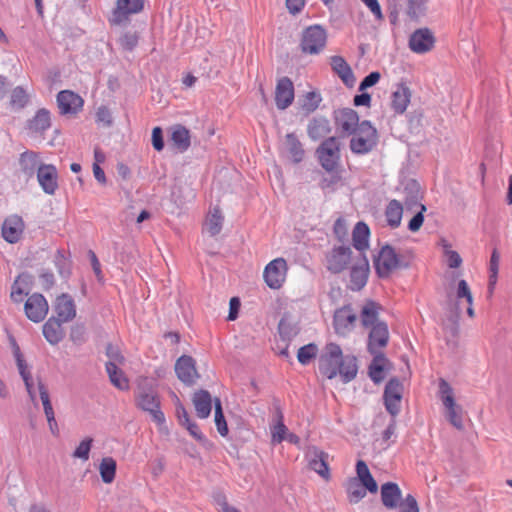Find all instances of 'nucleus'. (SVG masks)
I'll return each mask as SVG.
<instances>
[{"instance_id": "obj_23", "label": "nucleus", "mask_w": 512, "mask_h": 512, "mask_svg": "<svg viewBox=\"0 0 512 512\" xmlns=\"http://www.w3.org/2000/svg\"><path fill=\"white\" fill-rule=\"evenodd\" d=\"M37 180L46 194L54 195L58 189V173L52 164H41L37 171Z\"/></svg>"}, {"instance_id": "obj_21", "label": "nucleus", "mask_w": 512, "mask_h": 512, "mask_svg": "<svg viewBox=\"0 0 512 512\" xmlns=\"http://www.w3.org/2000/svg\"><path fill=\"white\" fill-rule=\"evenodd\" d=\"M389 341V329L385 322L370 327L367 349L371 354L380 353Z\"/></svg>"}, {"instance_id": "obj_5", "label": "nucleus", "mask_w": 512, "mask_h": 512, "mask_svg": "<svg viewBox=\"0 0 512 512\" xmlns=\"http://www.w3.org/2000/svg\"><path fill=\"white\" fill-rule=\"evenodd\" d=\"M327 32L318 24L311 25L303 30L300 48L305 54H319L326 46Z\"/></svg>"}, {"instance_id": "obj_63", "label": "nucleus", "mask_w": 512, "mask_h": 512, "mask_svg": "<svg viewBox=\"0 0 512 512\" xmlns=\"http://www.w3.org/2000/svg\"><path fill=\"white\" fill-rule=\"evenodd\" d=\"M373 13L377 20L383 19V14L378 0H361Z\"/></svg>"}, {"instance_id": "obj_31", "label": "nucleus", "mask_w": 512, "mask_h": 512, "mask_svg": "<svg viewBox=\"0 0 512 512\" xmlns=\"http://www.w3.org/2000/svg\"><path fill=\"white\" fill-rule=\"evenodd\" d=\"M333 71L340 77L345 85L353 87L355 84V76L349 64L341 56H333L330 60Z\"/></svg>"}, {"instance_id": "obj_39", "label": "nucleus", "mask_w": 512, "mask_h": 512, "mask_svg": "<svg viewBox=\"0 0 512 512\" xmlns=\"http://www.w3.org/2000/svg\"><path fill=\"white\" fill-rule=\"evenodd\" d=\"M357 479L364 484L365 488L370 493H376L378 491V485L371 475L367 464L363 460H358L356 464Z\"/></svg>"}, {"instance_id": "obj_41", "label": "nucleus", "mask_w": 512, "mask_h": 512, "mask_svg": "<svg viewBox=\"0 0 512 512\" xmlns=\"http://www.w3.org/2000/svg\"><path fill=\"white\" fill-rule=\"evenodd\" d=\"M284 145L295 163L302 161L304 157V149L298 137L294 133L286 134Z\"/></svg>"}, {"instance_id": "obj_57", "label": "nucleus", "mask_w": 512, "mask_h": 512, "mask_svg": "<svg viewBox=\"0 0 512 512\" xmlns=\"http://www.w3.org/2000/svg\"><path fill=\"white\" fill-rule=\"evenodd\" d=\"M138 40H139V36H138L137 32L129 31V32L124 33L120 37L119 43L123 49L132 50L138 44Z\"/></svg>"}, {"instance_id": "obj_30", "label": "nucleus", "mask_w": 512, "mask_h": 512, "mask_svg": "<svg viewBox=\"0 0 512 512\" xmlns=\"http://www.w3.org/2000/svg\"><path fill=\"white\" fill-rule=\"evenodd\" d=\"M38 390L49 429L53 435H58V424L55 419V413L50 401L49 393L46 386L41 381L38 382Z\"/></svg>"}, {"instance_id": "obj_45", "label": "nucleus", "mask_w": 512, "mask_h": 512, "mask_svg": "<svg viewBox=\"0 0 512 512\" xmlns=\"http://www.w3.org/2000/svg\"><path fill=\"white\" fill-rule=\"evenodd\" d=\"M223 224V216L219 208L211 210L204 224V230L211 236L220 233Z\"/></svg>"}, {"instance_id": "obj_19", "label": "nucleus", "mask_w": 512, "mask_h": 512, "mask_svg": "<svg viewBox=\"0 0 512 512\" xmlns=\"http://www.w3.org/2000/svg\"><path fill=\"white\" fill-rule=\"evenodd\" d=\"M403 386L397 379H391L384 391V403L387 411L396 416L400 411Z\"/></svg>"}, {"instance_id": "obj_16", "label": "nucleus", "mask_w": 512, "mask_h": 512, "mask_svg": "<svg viewBox=\"0 0 512 512\" xmlns=\"http://www.w3.org/2000/svg\"><path fill=\"white\" fill-rule=\"evenodd\" d=\"M399 265V259L395 250L390 246H384L375 259V268L379 277H388Z\"/></svg>"}, {"instance_id": "obj_38", "label": "nucleus", "mask_w": 512, "mask_h": 512, "mask_svg": "<svg viewBox=\"0 0 512 512\" xmlns=\"http://www.w3.org/2000/svg\"><path fill=\"white\" fill-rule=\"evenodd\" d=\"M331 131L329 120L324 117L314 118L307 127V133L313 140L325 137Z\"/></svg>"}, {"instance_id": "obj_14", "label": "nucleus", "mask_w": 512, "mask_h": 512, "mask_svg": "<svg viewBox=\"0 0 512 512\" xmlns=\"http://www.w3.org/2000/svg\"><path fill=\"white\" fill-rule=\"evenodd\" d=\"M353 260L352 250L349 247H335L326 256L327 269L332 273H340L344 271L348 265H351Z\"/></svg>"}, {"instance_id": "obj_8", "label": "nucleus", "mask_w": 512, "mask_h": 512, "mask_svg": "<svg viewBox=\"0 0 512 512\" xmlns=\"http://www.w3.org/2000/svg\"><path fill=\"white\" fill-rule=\"evenodd\" d=\"M359 316L351 304L343 305L335 310L333 326L335 332L341 336L349 335L356 327Z\"/></svg>"}, {"instance_id": "obj_36", "label": "nucleus", "mask_w": 512, "mask_h": 512, "mask_svg": "<svg viewBox=\"0 0 512 512\" xmlns=\"http://www.w3.org/2000/svg\"><path fill=\"white\" fill-rule=\"evenodd\" d=\"M385 220L387 225L392 228H398L403 216V206L398 200H391L385 208Z\"/></svg>"}, {"instance_id": "obj_29", "label": "nucleus", "mask_w": 512, "mask_h": 512, "mask_svg": "<svg viewBox=\"0 0 512 512\" xmlns=\"http://www.w3.org/2000/svg\"><path fill=\"white\" fill-rule=\"evenodd\" d=\"M402 499V491L397 483L387 482L381 486V501L387 509H395Z\"/></svg>"}, {"instance_id": "obj_9", "label": "nucleus", "mask_w": 512, "mask_h": 512, "mask_svg": "<svg viewBox=\"0 0 512 512\" xmlns=\"http://www.w3.org/2000/svg\"><path fill=\"white\" fill-rule=\"evenodd\" d=\"M107 355L110 358V361L106 364V371L109 375L111 383L120 390H128L129 381L117 366L118 364L123 363V356L111 345H109L107 348Z\"/></svg>"}, {"instance_id": "obj_1", "label": "nucleus", "mask_w": 512, "mask_h": 512, "mask_svg": "<svg viewBox=\"0 0 512 512\" xmlns=\"http://www.w3.org/2000/svg\"><path fill=\"white\" fill-rule=\"evenodd\" d=\"M318 370L325 379L339 377L342 383H349L357 376V358L353 355H343L338 344L328 343L319 356Z\"/></svg>"}, {"instance_id": "obj_37", "label": "nucleus", "mask_w": 512, "mask_h": 512, "mask_svg": "<svg viewBox=\"0 0 512 512\" xmlns=\"http://www.w3.org/2000/svg\"><path fill=\"white\" fill-rule=\"evenodd\" d=\"M31 277L27 274L19 275L11 287V299L14 302H21L23 297L29 293Z\"/></svg>"}, {"instance_id": "obj_48", "label": "nucleus", "mask_w": 512, "mask_h": 512, "mask_svg": "<svg viewBox=\"0 0 512 512\" xmlns=\"http://www.w3.org/2000/svg\"><path fill=\"white\" fill-rule=\"evenodd\" d=\"M412 208L414 209L416 214L409 221L408 229L411 232H417V231L420 230V228L423 225V222H424V215L423 214L426 211V206L421 204V203H418V202H413L412 203Z\"/></svg>"}, {"instance_id": "obj_50", "label": "nucleus", "mask_w": 512, "mask_h": 512, "mask_svg": "<svg viewBox=\"0 0 512 512\" xmlns=\"http://www.w3.org/2000/svg\"><path fill=\"white\" fill-rule=\"evenodd\" d=\"M215 424L217 427V431L221 436H226L228 434V426L222 411L221 402L219 399L215 400Z\"/></svg>"}, {"instance_id": "obj_52", "label": "nucleus", "mask_w": 512, "mask_h": 512, "mask_svg": "<svg viewBox=\"0 0 512 512\" xmlns=\"http://www.w3.org/2000/svg\"><path fill=\"white\" fill-rule=\"evenodd\" d=\"M92 442L93 439L90 437L83 439L73 452V457L87 461L89 459Z\"/></svg>"}, {"instance_id": "obj_4", "label": "nucleus", "mask_w": 512, "mask_h": 512, "mask_svg": "<svg viewBox=\"0 0 512 512\" xmlns=\"http://www.w3.org/2000/svg\"><path fill=\"white\" fill-rule=\"evenodd\" d=\"M439 397L446 409L448 421L456 429H463L462 408L459 406L454 397V390L451 385L444 379L439 381Z\"/></svg>"}, {"instance_id": "obj_54", "label": "nucleus", "mask_w": 512, "mask_h": 512, "mask_svg": "<svg viewBox=\"0 0 512 512\" xmlns=\"http://www.w3.org/2000/svg\"><path fill=\"white\" fill-rule=\"evenodd\" d=\"M320 102H321V96L319 93H316L314 91L307 92L304 95L302 107L307 112H313L318 108Z\"/></svg>"}, {"instance_id": "obj_49", "label": "nucleus", "mask_w": 512, "mask_h": 512, "mask_svg": "<svg viewBox=\"0 0 512 512\" xmlns=\"http://www.w3.org/2000/svg\"><path fill=\"white\" fill-rule=\"evenodd\" d=\"M318 353V347L314 343L302 346L297 353V359L302 365H307Z\"/></svg>"}, {"instance_id": "obj_15", "label": "nucleus", "mask_w": 512, "mask_h": 512, "mask_svg": "<svg viewBox=\"0 0 512 512\" xmlns=\"http://www.w3.org/2000/svg\"><path fill=\"white\" fill-rule=\"evenodd\" d=\"M435 36L428 28L415 30L409 38V48L417 54L430 52L435 46Z\"/></svg>"}, {"instance_id": "obj_58", "label": "nucleus", "mask_w": 512, "mask_h": 512, "mask_svg": "<svg viewBox=\"0 0 512 512\" xmlns=\"http://www.w3.org/2000/svg\"><path fill=\"white\" fill-rule=\"evenodd\" d=\"M399 512H419V506L415 497L408 494L400 504Z\"/></svg>"}, {"instance_id": "obj_18", "label": "nucleus", "mask_w": 512, "mask_h": 512, "mask_svg": "<svg viewBox=\"0 0 512 512\" xmlns=\"http://www.w3.org/2000/svg\"><path fill=\"white\" fill-rule=\"evenodd\" d=\"M306 457L308 459L309 468L315 471L324 480L329 481L331 474L328 464V453L317 447H311L308 449Z\"/></svg>"}, {"instance_id": "obj_17", "label": "nucleus", "mask_w": 512, "mask_h": 512, "mask_svg": "<svg viewBox=\"0 0 512 512\" xmlns=\"http://www.w3.org/2000/svg\"><path fill=\"white\" fill-rule=\"evenodd\" d=\"M57 105L60 114L76 115L83 109L84 100L71 90H63L57 95Z\"/></svg>"}, {"instance_id": "obj_51", "label": "nucleus", "mask_w": 512, "mask_h": 512, "mask_svg": "<svg viewBox=\"0 0 512 512\" xmlns=\"http://www.w3.org/2000/svg\"><path fill=\"white\" fill-rule=\"evenodd\" d=\"M286 433L287 427L283 422V416L279 414L277 422L271 428L272 442L281 443L285 439Z\"/></svg>"}, {"instance_id": "obj_43", "label": "nucleus", "mask_w": 512, "mask_h": 512, "mask_svg": "<svg viewBox=\"0 0 512 512\" xmlns=\"http://www.w3.org/2000/svg\"><path fill=\"white\" fill-rule=\"evenodd\" d=\"M117 463L113 457H103L99 464V474L104 483L110 484L116 476Z\"/></svg>"}, {"instance_id": "obj_55", "label": "nucleus", "mask_w": 512, "mask_h": 512, "mask_svg": "<svg viewBox=\"0 0 512 512\" xmlns=\"http://www.w3.org/2000/svg\"><path fill=\"white\" fill-rule=\"evenodd\" d=\"M11 105L17 108H23L28 102V95L21 87H16L11 93Z\"/></svg>"}, {"instance_id": "obj_24", "label": "nucleus", "mask_w": 512, "mask_h": 512, "mask_svg": "<svg viewBox=\"0 0 512 512\" xmlns=\"http://www.w3.org/2000/svg\"><path fill=\"white\" fill-rule=\"evenodd\" d=\"M11 344H12L13 356L15 358L19 374L21 375V377L25 383V387H26V390H27L30 398L32 399V401H34L35 400V391H34V387H33V381H32V375L30 372V368H29L28 364L26 363L24 355L22 354L20 347L16 343L15 339H11Z\"/></svg>"}, {"instance_id": "obj_42", "label": "nucleus", "mask_w": 512, "mask_h": 512, "mask_svg": "<svg viewBox=\"0 0 512 512\" xmlns=\"http://www.w3.org/2000/svg\"><path fill=\"white\" fill-rule=\"evenodd\" d=\"M50 126V112L46 109H39L28 123L29 129L35 133L43 132L50 128Z\"/></svg>"}, {"instance_id": "obj_13", "label": "nucleus", "mask_w": 512, "mask_h": 512, "mask_svg": "<svg viewBox=\"0 0 512 512\" xmlns=\"http://www.w3.org/2000/svg\"><path fill=\"white\" fill-rule=\"evenodd\" d=\"M24 311L29 320L39 323L46 318L49 305L42 294L34 293L26 300Z\"/></svg>"}, {"instance_id": "obj_34", "label": "nucleus", "mask_w": 512, "mask_h": 512, "mask_svg": "<svg viewBox=\"0 0 512 512\" xmlns=\"http://www.w3.org/2000/svg\"><path fill=\"white\" fill-rule=\"evenodd\" d=\"M60 320L55 317L49 318L43 325V335L45 339L52 345L58 344L64 337V331Z\"/></svg>"}, {"instance_id": "obj_60", "label": "nucleus", "mask_w": 512, "mask_h": 512, "mask_svg": "<svg viewBox=\"0 0 512 512\" xmlns=\"http://www.w3.org/2000/svg\"><path fill=\"white\" fill-rule=\"evenodd\" d=\"M176 400H177V403H176V416H177L179 424L181 426H184L187 423H189L191 420H190V417H189V414H188L187 410L181 404L180 400L177 397H176Z\"/></svg>"}, {"instance_id": "obj_12", "label": "nucleus", "mask_w": 512, "mask_h": 512, "mask_svg": "<svg viewBox=\"0 0 512 512\" xmlns=\"http://www.w3.org/2000/svg\"><path fill=\"white\" fill-rule=\"evenodd\" d=\"M350 271L348 288L352 291L361 290L367 283L369 275V263L367 259L359 254L354 257Z\"/></svg>"}, {"instance_id": "obj_46", "label": "nucleus", "mask_w": 512, "mask_h": 512, "mask_svg": "<svg viewBox=\"0 0 512 512\" xmlns=\"http://www.w3.org/2000/svg\"><path fill=\"white\" fill-rule=\"evenodd\" d=\"M366 491L368 490L364 484L357 478H350L346 483V492L350 503H358L366 496Z\"/></svg>"}, {"instance_id": "obj_47", "label": "nucleus", "mask_w": 512, "mask_h": 512, "mask_svg": "<svg viewBox=\"0 0 512 512\" xmlns=\"http://www.w3.org/2000/svg\"><path fill=\"white\" fill-rule=\"evenodd\" d=\"M456 298L458 301L465 299L466 303L468 304L467 314L470 318H473L475 316V311L473 308V295L468 283L463 279L458 282Z\"/></svg>"}, {"instance_id": "obj_44", "label": "nucleus", "mask_w": 512, "mask_h": 512, "mask_svg": "<svg viewBox=\"0 0 512 512\" xmlns=\"http://www.w3.org/2000/svg\"><path fill=\"white\" fill-rule=\"evenodd\" d=\"M370 230L366 223L358 222L353 229V245L357 250L368 247Z\"/></svg>"}, {"instance_id": "obj_40", "label": "nucleus", "mask_w": 512, "mask_h": 512, "mask_svg": "<svg viewBox=\"0 0 512 512\" xmlns=\"http://www.w3.org/2000/svg\"><path fill=\"white\" fill-rule=\"evenodd\" d=\"M19 164L24 174L32 176L34 171L41 165L40 156L34 151H25L20 155Z\"/></svg>"}, {"instance_id": "obj_3", "label": "nucleus", "mask_w": 512, "mask_h": 512, "mask_svg": "<svg viewBox=\"0 0 512 512\" xmlns=\"http://www.w3.org/2000/svg\"><path fill=\"white\" fill-rule=\"evenodd\" d=\"M350 149L354 154H367L376 146L378 133L372 124L364 120L360 126L351 133Z\"/></svg>"}, {"instance_id": "obj_53", "label": "nucleus", "mask_w": 512, "mask_h": 512, "mask_svg": "<svg viewBox=\"0 0 512 512\" xmlns=\"http://www.w3.org/2000/svg\"><path fill=\"white\" fill-rule=\"evenodd\" d=\"M444 255L450 268H459L462 265V258L458 252L451 250V246L443 241Z\"/></svg>"}, {"instance_id": "obj_64", "label": "nucleus", "mask_w": 512, "mask_h": 512, "mask_svg": "<svg viewBox=\"0 0 512 512\" xmlns=\"http://www.w3.org/2000/svg\"><path fill=\"white\" fill-rule=\"evenodd\" d=\"M305 2L306 0H286V7L291 14L295 15L303 9Z\"/></svg>"}, {"instance_id": "obj_32", "label": "nucleus", "mask_w": 512, "mask_h": 512, "mask_svg": "<svg viewBox=\"0 0 512 512\" xmlns=\"http://www.w3.org/2000/svg\"><path fill=\"white\" fill-rule=\"evenodd\" d=\"M170 142L179 152H185L191 144L190 131L180 124L172 126L170 129Z\"/></svg>"}, {"instance_id": "obj_56", "label": "nucleus", "mask_w": 512, "mask_h": 512, "mask_svg": "<svg viewBox=\"0 0 512 512\" xmlns=\"http://www.w3.org/2000/svg\"><path fill=\"white\" fill-rule=\"evenodd\" d=\"M427 0H408L407 14L411 18H417L425 11Z\"/></svg>"}, {"instance_id": "obj_26", "label": "nucleus", "mask_w": 512, "mask_h": 512, "mask_svg": "<svg viewBox=\"0 0 512 512\" xmlns=\"http://www.w3.org/2000/svg\"><path fill=\"white\" fill-rule=\"evenodd\" d=\"M24 231V222L20 216L12 215L6 218L2 225V236L9 243L18 242Z\"/></svg>"}, {"instance_id": "obj_22", "label": "nucleus", "mask_w": 512, "mask_h": 512, "mask_svg": "<svg viewBox=\"0 0 512 512\" xmlns=\"http://www.w3.org/2000/svg\"><path fill=\"white\" fill-rule=\"evenodd\" d=\"M294 85L290 78L281 77L275 87V104L279 110L287 109L294 101Z\"/></svg>"}, {"instance_id": "obj_10", "label": "nucleus", "mask_w": 512, "mask_h": 512, "mask_svg": "<svg viewBox=\"0 0 512 512\" xmlns=\"http://www.w3.org/2000/svg\"><path fill=\"white\" fill-rule=\"evenodd\" d=\"M287 271L288 266L284 258L273 259L266 265L263 271L264 281L269 288L279 289L286 280Z\"/></svg>"}, {"instance_id": "obj_6", "label": "nucleus", "mask_w": 512, "mask_h": 512, "mask_svg": "<svg viewBox=\"0 0 512 512\" xmlns=\"http://www.w3.org/2000/svg\"><path fill=\"white\" fill-rule=\"evenodd\" d=\"M321 166L328 172L336 170L340 161V143L334 136L325 139L316 150Z\"/></svg>"}, {"instance_id": "obj_11", "label": "nucleus", "mask_w": 512, "mask_h": 512, "mask_svg": "<svg viewBox=\"0 0 512 512\" xmlns=\"http://www.w3.org/2000/svg\"><path fill=\"white\" fill-rule=\"evenodd\" d=\"M359 115L351 108H342L334 112V124L342 137L350 136L359 126Z\"/></svg>"}, {"instance_id": "obj_28", "label": "nucleus", "mask_w": 512, "mask_h": 512, "mask_svg": "<svg viewBox=\"0 0 512 512\" xmlns=\"http://www.w3.org/2000/svg\"><path fill=\"white\" fill-rule=\"evenodd\" d=\"M54 309L57 314L56 319L64 323L73 320L76 316L74 300L68 294H61L56 298Z\"/></svg>"}, {"instance_id": "obj_20", "label": "nucleus", "mask_w": 512, "mask_h": 512, "mask_svg": "<svg viewBox=\"0 0 512 512\" xmlns=\"http://www.w3.org/2000/svg\"><path fill=\"white\" fill-rule=\"evenodd\" d=\"M175 372L178 379L185 385H193L199 378L195 360L191 356L179 357L175 363Z\"/></svg>"}, {"instance_id": "obj_35", "label": "nucleus", "mask_w": 512, "mask_h": 512, "mask_svg": "<svg viewBox=\"0 0 512 512\" xmlns=\"http://www.w3.org/2000/svg\"><path fill=\"white\" fill-rule=\"evenodd\" d=\"M373 355V361L369 366V376L375 383H380L385 378V370L388 369L389 361L382 353Z\"/></svg>"}, {"instance_id": "obj_62", "label": "nucleus", "mask_w": 512, "mask_h": 512, "mask_svg": "<svg viewBox=\"0 0 512 512\" xmlns=\"http://www.w3.org/2000/svg\"><path fill=\"white\" fill-rule=\"evenodd\" d=\"M380 73L379 72H371L369 75H367L362 82L360 83L359 90L363 91L367 89L368 87H371L378 83L380 80Z\"/></svg>"}, {"instance_id": "obj_7", "label": "nucleus", "mask_w": 512, "mask_h": 512, "mask_svg": "<svg viewBox=\"0 0 512 512\" xmlns=\"http://www.w3.org/2000/svg\"><path fill=\"white\" fill-rule=\"evenodd\" d=\"M145 0H117L108 19L110 25H121L130 21V16L142 12Z\"/></svg>"}, {"instance_id": "obj_61", "label": "nucleus", "mask_w": 512, "mask_h": 512, "mask_svg": "<svg viewBox=\"0 0 512 512\" xmlns=\"http://www.w3.org/2000/svg\"><path fill=\"white\" fill-rule=\"evenodd\" d=\"M152 145L157 151H161L164 148L163 132L160 127H154L152 130Z\"/></svg>"}, {"instance_id": "obj_2", "label": "nucleus", "mask_w": 512, "mask_h": 512, "mask_svg": "<svg viewBox=\"0 0 512 512\" xmlns=\"http://www.w3.org/2000/svg\"><path fill=\"white\" fill-rule=\"evenodd\" d=\"M146 378L138 384L137 391L135 393V405L138 409L150 414L152 420L158 425L165 423V416L160 410V398L158 394L148 389L145 382Z\"/></svg>"}, {"instance_id": "obj_33", "label": "nucleus", "mask_w": 512, "mask_h": 512, "mask_svg": "<svg viewBox=\"0 0 512 512\" xmlns=\"http://www.w3.org/2000/svg\"><path fill=\"white\" fill-rule=\"evenodd\" d=\"M192 401L196 415L199 418L204 419L210 415L212 409V398L209 392L205 390L195 392Z\"/></svg>"}, {"instance_id": "obj_25", "label": "nucleus", "mask_w": 512, "mask_h": 512, "mask_svg": "<svg viewBox=\"0 0 512 512\" xmlns=\"http://www.w3.org/2000/svg\"><path fill=\"white\" fill-rule=\"evenodd\" d=\"M382 310L381 304L378 302L367 299L364 301L360 308L359 320L364 328L373 327L382 321L379 320V314Z\"/></svg>"}, {"instance_id": "obj_59", "label": "nucleus", "mask_w": 512, "mask_h": 512, "mask_svg": "<svg viewBox=\"0 0 512 512\" xmlns=\"http://www.w3.org/2000/svg\"><path fill=\"white\" fill-rule=\"evenodd\" d=\"M96 121L98 123H102L103 125L109 126L112 123L110 110L105 106L99 107L96 112Z\"/></svg>"}, {"instance_id": "obj_27", "label": "nucleus", "mask_w": 512, "mask_h": 512, "mask_svg": "<svg viewBox=\"0 0 512 512\" xmlns=\"http://www.w3.org/2000/svg\"><path fill=\"white\" fill-rule=\"evenodd\" d=\"M412 92L405 83L397 84L391 95V108L396 114L406 112L411 102Z\"/></svg>"}]
</instances>
